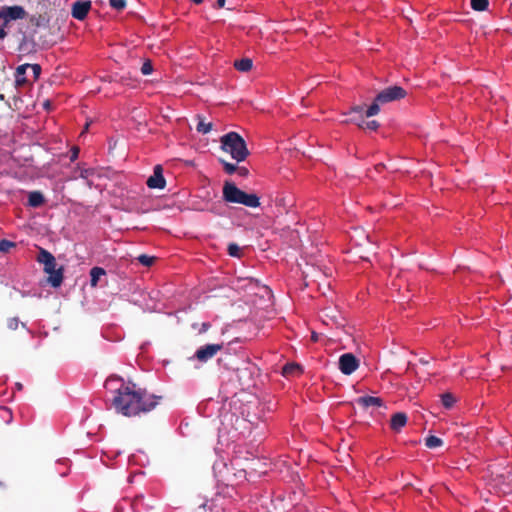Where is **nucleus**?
Returning a JSON list of instances; mask_svg holds the SVG:
<instances>
[{
  "label": "nucleus",
  "mask_w": 512,
  "mask_h": 512,
  "mask_svg": "<svg viewBox=\"0 0 512 512\" xmlns=\"http://www.w3.org/2000/svg\"><path fill=\"white\" fill-rule=\"evenodd\" d=\"M16 244L14 242H11L9 240L3 239L0 241V251L3 253H7L10 251L11 248L15 247Z\"/></svg>",
  "instance_id": "nucleus-27"
},
{
  "label": "nucleus",
  "mask_w": 512,
  "mask_h": 512,
  "mask_svg": "<svg viewBox=\"0 0 512 512\" xmlns=\"http://www.w3.org/2000/svg\"><path fill=\"white\" fill-rule=\"evenodd\" d=\"M115 512H120V508L116 507Z\"/></svg>",
  "instance_id": "nucleus-42"
},
{
  "label": "nucleus",
  "mask_w": 512,
  "mask_h": 512,
  "mask_svg": "<svg viewBox=\"0 0 512 512\" xmlns=\"http://www.w3.org/2000/svg\"><path fill=\"white\" fill-rule=\"evenodd\" d=\"M228 254L232 257H240V255H241L240 247L236 243H230L228 245Z\"/></svg>",
  "instance_id": "nucleus-28"
},
{
  "label": "nucleus",
  "mask_w": 512,
  "mask_h": 512,
  "mask_svg": "<svg viewBox=\"0 0 512 512\" xmlns=\"http://www.w3.org/2000/svg\"><path fill=\"white\" fill-rule=\"evenodd\" d=\"M109 4L113 9L117 11H122L127 6L126 0H109Z\"/></svg>",
  "instance_id": "nucleus-26"
},
{
  "label": "nucleus",
  "mask_w": 512,
  "mask_h": 512,
  "mask_svg": "<svg viewBox=\"0 0 512 512\" xmlns=\"http://www.w3.org/2000/svg\"><path fill=\"white\" fill-rule=\"evenodd\" d=\"M153 71V66L150 60H147L143 63L141 67V72L143 75H149Z\"/></svg>",
  "instance_id": "nucleus-30"
},
{
  "label": "nucleus",
  "mask_w": 512,
  "mask_h": 512,
  "mask_svg": "<svg viewBox=\"0 0 512 512\" xmlns=\"http://www.w3.org/2000/svg\"><path fill=\"white\" fill-rule=\"evenodd\" d=\"M234 67L240 72H248L253 67V61L250 58H242L234 61Z\"/></svg>",
  "instance_id": "nucleus-17"
},
{
  "label": "nucleus",
  "mask_w": 512,
  "mask_h": 512,
  "mask_svg": "<svg viewBox=\"0 0 512 512\" xmlns=\"http://www.w3.org/2000/svg\"><path fill=\"white\" fill-rule=\"evenodd\" d=\"M29 68V64H23L17 67L15 72V82L18 86H23L28 82L26 79V70Z\"/></svg>",
  "instance_id": "nucleus-14"
},
{
  "label": "nucleus",
  "mask_w": 512,
  "mask_h": 512,
  "mask_svg": "<svg viewBox=\"0 0 512 512\" xmlns=\"http://www.w3.org/2000/svg\"><path fill=\"white\" fill-rule=\"evenodd\" d=\"M29 68L33 71V77L34 79H38L40 73H41V66L39 64H29Z\"/></svg>",
  "instance_id": "nucleus-32"
},
{
  "label": "nucleus",
  "mask_w": 512,
  "mask_h": 512,
  "mask_svg": "<svg viewBox=\"0 0 512 512\" xmlns=\"http://www.w3.org/2000/svg\"><path fill=\"white\" fill-rule=\"evenodd\" d=\"M407 92L400 86H390L377 94V101L382 104L403 99Z\"/></svg>",
  "instance_id": "nucleus-5"
},
{
  "label": "nucleus",
  "mask_w": 512,
  "mask_h": 512,
  "mask_svg": "<svg viewBox=\"0 0 512 512\" xmlns=\"http://www.w3.org/2000/svg\"><path fill=\"white\" fill-rule=\"evenodd\" d=\"M79 155V148L73 147L71 150L70 160L73 162L78 158Z\"/></svg>",
  "instance_id": "nucleus-35"
},
{
  "label": "nucleus",
  "mask_w": 512,
  "mask_h": 512,
  "mask_svg": "<svg viewBox=\"0 0 512 512\" xmlns=\"http://www.w3.org/2000/svg\"><path fill=\"white\" fill-rule=\"evenodd\" d=\"M29 22L35 27L46 26L49 22L48 17L45 14L32 15Z\"/></svg>",
  "instance_id": "nucleus-19"
},
{
  "label": "nucleus",
  "mask_w": 512,
  "mask_h": 512,
  "mask_svg": "<svg viewBox=\"0 0 512 512\" xmlns=\"http://www.w3.org/2000/svg\"><path fill=\"white\" fill-rule=\"evenodd\" d=\"M224 347L223 343L206 344L199 347L195 352V358L199 362H207L212 359Z\"/></svg>",
  "instance_id": "nucleus-6"
},
{
  "label": "nucleus",
  "mask_w": 512,
  "mask_h": 512,
  "mask_svg": "<svg viewBox=\"0 0 512 512\" xmlns=\"http://www.w3.org/2000/svg\"><path fill=\"white\" fill-rule=\"evenodd\" d=\"M224 201L228 203L242 204L250 208L260 206V199L256 194H248L238 188L235 183L225 181L222 190Z\"/></svg>",
  "instance_id": "nucleus-2"
},
{
  "label": "nucleus",
  "mask_w": 512,
  "mask_h": 512,
  "mask_svg": "<svg viewBox=\"0 0 512 512\" xmlns=\"http://www.w3.org/2000/svg\"><path fill=\"white\" fill-rule=\"evenodd\" d=\"M301 372H302L301 366L297 363H287L282 368V374L285 377L299 375V374H301Z\"/></svg>",
  "instance_id": "nucleus-16"
},
{
  "label": "nucleus",
  "mask_w": 512,
  "mask_h": 512,
  "mask_svg": "<svg viewBox=\"0 0 512 512\" xmlns=\"http://www.w3.org/2000/svg\"><path fill=\"white\" fill-rule=\"evenodd\" d=\"M157 400V396L136 388L135 384H123L116 390L112 405L118 413L132 417L153 410L158 404Z\"/></svg>",
  "instance_id": "nucleus-1"
},
{
  "label": "nucleus",
  "mask_w": 512,
  "mask_h": 512,
  "mask_svg": "<svg viewBox=\"0 0 512 512\" xmlns=\"http://www.w3.org/2000/svg\"><path fill=\"white\" fill-rule=\"evenodd\" d=\"M2 410L5 412H9V410L7 408H2Z\"/></svg>",
  "instance_id": "nucleus-43"
},
{
  "label": "nucleus",
  "mask_w": 512,
  "mask_h": 512,
  "mask_svg": "<svg viewBox=\"0 0 512 512\" xmlns=\"http://www.w3.org/2000/svg\"><path fill=\"white\" fill-rule=\"evenodd\" d=\"M156 257L154 256H149V255H146V254H141L137 257V260L139 261V263H141L143 266H146V267H150L151 265L154 264V262L156 261Z\"/></svg>",
  "instance_id": "nucleus-24"
},
{
  "label": "nucleus",
  "mask_w": 512,
  "mask_h": 512,
  "mask_svg": "<svg viewBox=\"0 0 512 512\" xmlns=\"http://www.w3.org/2000/svg\"><path fill=\"white\" fill-rule=\"evenodd\" d=\"M5 23L11 20L24 19L27 15L25 9L22 6H5Z\"/></svg>",
  "instance_id": "nucleus-10"
},
{
  "label": "nucleus",
  "mask_w": 512,
  "mask_h": 512,
  "mask_svg": "<svg viewBox=\"0 0 512 512\" xmlns=\"http://www.w3.org/2000/svg\"><path fill=\"white\" fill-rule=\"evenodd\" d=\"M45 198L40 191H32L28 195V205L34 208L40 207L44 204Z\"/></svg>",
  "instance_id": "nucleus-13"
},
{
  "label": "nucleus",
  "mask_w": 512,
  "mask_h": 512,
  "mask_svg": "<svg viewBox=\"0 0 512 512\" xmlns=\"http://www.w3.org/2000/svg\"><path fill=\"white\" fill-rule=\"evenodd\" d=\"M18 388L19 389H22V385L21 384H17Z\"/></svg>",
  "instance_id": "nucleus-44"
},
{
  "label": "nucleus",
  "mask_w": 512,
  "mask_h": 512,
  "mask_svg": "<svg viewBox=\"0 0 512 512\" xmlns=\"http://www.w3.org/2000/svg\"><path fill=\"white\" fill-rule=\"evenodd\" d=\"M191 1L195 4H201L203 2V0H191Z\"/></svg>",
  "instance_id": "nucleus-40"
},
{
  "label": "nucleus",
  "mask_w": 512,
  "mask_h": 512,
  "mask_svg": "<svg viewBox=\"0 0 512 512\" xmlns=\"http://www.w3.org/2000/svg\"><path fill=\"white\" fill-rule=\"evenodd\" d=\"M489 5L488 0H471V7L475 11H485Z\"/></svg>",
  "instance_id": "nucleus-22"
},
{
  "label": "nucleus",
  "mask_w": 512,
  "mask_h": 512,
  "mask_svg": "<svg viewBox=\"0 0 512 512\" xmlns=\"http://www.w3.org/2000/svg\"><path fill=\"white\" fill-rule=\"evenodd\" d=\"M420 363L423 364V365H426V364H428V361L424 360V359H420Z\"/></svg>",
  "instance_id": "nucleus-41"
},
{
  "label": "nucleus",
  "mask_w": 512,
  "mask_h": 512,
  "mask_svg": "<svg viewBox=\"0 0 512 512\" xmlns=\"http://www.w3.org/2000/svg\"><path fill=\"white\" fill-rule=\"evenodd\" d=\"M211 325L209 322H203L200 324L199 333H206L210 329Z\"/></svg>",
  "instance_id": "nucleus-34"
},
{
  "label": "nucleus",
  "mask_w": 512,
  "mask_h": 512,
  "mask_svg": "<svg viewBox=\"0 0 512 512\" xmlns=\"http://www.w3.org/2000/svg\"><path fill=\"white\" fill-rule=\"evenodd\" d=\"M39 263L44 265V272L49 274L48 282L52 287H59L63 282V268H56L55 257L46 249L40 248L37 257Z\"/></svg>",
  "instance_id": "nucleus-4"
},
{
  "label": "nucleus",
  "mask_w": 512,
  "mask_h": 512,
  "mask_svg": "<svg viewBox=\"0 0 512 512\" xmlns=\"http://www.w3.org/2000/svg\"><path fill=\"white\" fill-rule=\"evenodd\" d=\"M19 326V319L14 317V318H10L8 319L7 321V327L10 329V330H16Z\"/></svg>",
  "instance_id": "nucleus-31"
},
{
  "label": "nucleus",
  "mask_w": 512,
  "mask_h": 512,
  "mask_svg": "<svg viewBox=\"0 0 512 512\" xmlns=\"http://www.w3.org/2000/svg\"><path fill=\"white\" fill-rule=\"evenodd\" d=\"M5 36H6V32H5L4 28H1L0 29V39H3Z\"/></svg>",
  "instance_id": "nucleus-39"
},
{
  "label": "nucleus",
  "mask_w": 512,
  "mask_h": 512,
  "mask_svg": "<svg viewBox=\"0 0 512 512\" xmlns=\"http://www.w3.org/2000/svg\"><path fill=\"white\" fill-rule=\"evenodd\" d=\"M380 104H382V103L378 102L377 97H376L374 102L366 110V112H365L366 117H372L374 115H377L380 111Z\"/></svg>",
  "instance_id": "nucleus-23"
},
{
  "label": "nucleus",
  "mask_w": 512,
  "mask_h": 512,
  "mask_svg": "<svg viewBox=\"0 0 512 512\" xmlns=\"http://www.w3.org/2000/svg\"><path fill=\"white\" fill-rule=\"evenodd\" d=\"M236 173L241 177H247L249 175V170L244 166H238Z\"/></svg>",
  "instance_id": "nucleus-33"
},
{
  "label": "nucleus",
  "mask_w": 512,
  "mask_h": 512,
  "mask_svg": "<svg viewBox=\"0 0 512 512\" xmlns=\"http://www.w3.org/2000/svg\"><path fill=\"white\" fill-rule=\"evenodd\" d=\"M106 271L101 267H93L90 270V285L96 287L101 276L105 275Z\"/></svg>",
  "instance_id": "nucleus-18"
},
{
  "label": "nucleus",
  "mask_w": 512,
  "mask_h": 512,
  "mask_svg": "<svg viewBox=\"0 0 512 512\" xmlns=\"http://www.w3.org/2000/svg\"><path fill=\"white\" fill-rule=\"evenodd\" d=\"M220 143L221 149L229 153L237 162L244 161L249 155L245 140L236 132H229L223 135Z\"/></svg>",
  "instance_id": "nucleus-3"
},
{
  "label": "nucleus",
  "mask_w": 512,
  "mask_h": 512,
  "mask_svg": "<svg viewBox=\"0 0 512 512\" xmlns=\"http://www.w3.org/2000/svg\"><path fill=\"white\" fill-rule=\"evenodd\" d=\"M442 444V439L434 435H430L425 439V445L430 449L440 447Z\"/></svg>",
  "instance_id": "nucleus-20"
},
{
  "label": "nucleus",
  "mask_w": 512,
  "mask_h": 512,
  "mask_svg": "<svg viewBox=\"0 0 512 512\" xmlns=\"http://www.w3.org/2000/svg\"><path fill=\"white\" fill-rule=\"evenodd\" d=\"M150 189H163L165 188L166 181L163 176V168L161 165L154 166L153 174L146 181Z\"/></svg>",
  "instance_id": "nucleus-8"
},
{
  "label": "nucleus",
  "mask_w": 512,
  "mask_h": 512,
  "mask_svg": "<svg viewBox=\"0 0 512 512\" xmlns=\"http://www.w3.org/2000/svg\"><path fill=\"white\" fill-rule=\"evenodd\" d=\"M359 367V360L353 353H345L339 358V369L345 375H351Z\"/></svg>",
  "instance_id": "nucleus-7"
},
{
  "label": "nucleus",
  "mask_w": 512,
  "mask_h": 512,
  "mask_svg": "<svg viewBox=\"0 0 512 512\" xmlns=\"http://www.w3.org/2000/svg\"><path fill=\"white\" fill-rule=\"evenodd\" d=\"M361 128H366L369 130H376L379 127V123L376 120H371L367 122H363L362 124H359Z\"/></svg>",
  "instance_id": "nucleus-29"
},
{
  "label": "nucleus",
  "mask_w": 512,
  "mask_h": 512,
  "mask_svg": "<svg viewBox=\"0 0 512 512\" xmlns=\"http://www.w3.org/2000/svg\"><path fill=\"white\" fill-rule=\"evenodd\" d=\"M196 120V130L198 133L207 134L212 130L213 124L211 122H205V118L203 116L196 115Z\"/></svg>",
  "instance_id": "nucleus-15"
},
{
  "label": "nucleus",
  "mask_w": 512,
  "mask_h": 512,
  "mask_svg": "<svg viewBox=\"0 0 512 512\" xmlns=\"http://www.w3.org/2000/svg\"><path fill=\"white\" fill-rule=\"evenodd\" d=\"M441 402L446 409L452 408L456 402L455 396L451 393H444L441 395Z\"/></svg>",
  "instance_id": "nucleus-21"
},
{
  "label": "nucleus",
  "mask_w": 512,
  "mask_h": 512,
  "mask_svg": "<svg viewBox=\"0 0 512 512\" xmlns=\"http://www.w3.org/2000/svg\"><path fill=\"white\" fill-rule=\"evenodd\" d=\"M1 18H3V19L5 20V9H4V7H2V8L0 9V19H1Z\"/></svg>",
  "instance_id": "nucleus-38"
},
{
  "label": "nucleus",
  "mask_w": 512,
  "mask_h": 512,
  "mask_svg": "<svg viewBox=\"0 0 512 512\" xmlns=\"http://www.w3.org/2000/svg\"><path fill=\"white\" fill-rule=\"evenodd\" d=\"M91 9V2L86 0H78L72 5V16L77 20H83L86 18L89 10Z\"/></svg>",
  "instance_id": "nucleus-9"
},
{
  "label": "nucleus",
  "mask_w": 512,
  "mask_h": 512,
  "mask_svg": "<svg viewBox=\"0 0 512 512\" xmlns=\"http://www.w3.org/2000/svg\"><path fill=\"white\" fill-rule=\"evenodd\" d=\"M408 417L406 413L404 412H397L392 415L390 420V428L395 431L399 432L407 423Z\"/></svg>",
  "instance_id": "nucleus-12"
},
{
  "label": "nucleus",
  "mask_w": 512,
  "mask_h": 512,
  "mask_svg": "<svg viewBox=\"0 0 512 512\" xmlns=\"http://www.w3.org/2000/svg\"><path fill=\"white\" fill-rule=\"evenodd\" d=\"M363 109H364L363 106L358 105V106H355L352 108V112L362 113Z\"/></svg>",
  "instance_id": "nucleus-36"
},
{
  "label": "nucleus",
  "mask_w": 512,
  "mask_h": 512,
  "mask_svg": "<svg viewBox=\"0 0 512 512\" xmlns=\"http://www.w3.org/2000/svg\"><path fill=\"white\" fill-rule=\"evenodd\" d=\"M357 404L362 408H369V407H382L383 406V400L380 397H374V396H361L357 398L356 400Z\"/></svg>",
  "instance_id": "nucleus-11"
},
{
  "label": "nucleus",
  "mask_w": 512,
  "mask_h": 512,
  "mask_svg": "<svg viewBox=\"0 0 512 512\" xmlns=\"http://www.w3.org/2000/svg\"><path fill=\"white\" fill-rule=\"evenodd\" d=\"M226 0H217L216 6L217 8H223L225 5Z\"/></svg>",
  "instance_id": "nucleus-37"
},
{
  "label": "nucleus",
  "mask_w": 512,
  "mask_h": 512,
  "mask_svg": "<svg viewBox=\"0 0 512 512\" xmlns=\"http://www.w3.org/2000/svg\"><path fill=\"white\" fill-rule=\"evenodd\" d=\"M219 161L223 165L224 171L227 174H229V175H232L233 173H236V171L238 170V166L236 164L227 162V161H225L223 159H219Z\"/></svg>",
  "instance_id": "nucleus-25"
}]
</instances>
